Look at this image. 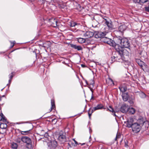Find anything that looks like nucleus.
I'll return each mask as SVG.
<instances>
[{"label": "nucleus", "mask_w": 149, "mask_h": 149, "mask_svg": "<svg viewBox=\"0 0 149 149\" xmlns=\"http://www.w3.org/2000/svg\"><path fill=\"white\" fill-rule=\"evenodd\" d=\"M105 35L104 33L100 32L95 35V37L96 38H102V40L104 42L110 45L115 47V49L118 52V54L121 56L124 54L125 53L126 51L124 50L122 47L119 45L118 44H116L113 40L111 39L105 37H103Z\"/></svg>", "instance_id": "f257e3e1"}, {"label": "nucleus", "mask_w": 149, "mask_h": 149, "mask_svg": "<svg viewBox=\"0 0 149 149\" xmlns=\"http://www.w3.org/2000/svg\"><path fill=\"white\" fill-rule=\"evenodd\" d=\"M116 41L117 43V44L119 45V44L120 43L121 44L122 46L121 47L124 50H125V49L123 48H123H127L130 46V43L128 39L126 38H122L121 37H119L118 38H116ZM120 46L121 47V46ZM125 50L126 51L124 53V54L122 55V56L120 55V57H122V56L125 55V53L127 52L126 50L125 49Z\"/></svg>", "instance_id": "f03ea898"}, {"label": "nucleus", "mask_w": 149, "mask_h": 149, "mask_svg": "<svg viewBox=\"0 0 149 149\" xmlns=\"http://www.w3.org/2000/svg\"><path fill=\"white\" fill-rule=\"evenodd\" d=\"M144 122L142 119L138 120L137 122L134 123L131 127L132 130L134 133H137L140 130L141 126L143 124Z\"/></svg>", "instance_id": "7ed1b4c3"}, {"label": "nucleus", "mask_w": 149, "mask_h": 149, "mask_svg": "<svg viewBox=\"0 0 149 149\" xmlns=\"http://www.w3.org/2000/svg\"><path fill=\"white\" fill-rule=\"evenodd\" d=\"M22 142L25 144L27 148L30 149L32 148V141L30 138L27 136H23Z\"/></svg>", "instance_id": "20e7f679"}, {"label": "nucleus", "mask_w": 149, "mask_h": 149, "mask_svg": "<svg viewBox=\"0 0 149 149\" xmlns=\"http://www.w3.org/2000/svg\"><path fill=\"white\" fill-rule=\"evenodd\" d=\"M134 123L135 122L133 118L131 117L128 118L126 122H125V123L126 124V126L128 128L131 127Z\"/></svg>", "instance_id": "39448f33"}, {"label": "nucleus", "mask_w": 149, "mask_h": 149, "mask_svg": "<svg viewBox=\"0 0 149 149\" xmlns=\"http://www.w3.org/2000/svg\"><path fill=\"white\" fill-rule=\"evenodd\" d=\"M50 24L51 26L54 27L57 26V21L55 18H52L49 19Z\"/></svg>", "instance_id": "423d86ee"}, {"label": "nucleus", "mask_w": 149, "mask_h": 149, "mask_svg": "<svg viewBox=\"0 0 149 149\" xmlns=\"http://www.w3.org/2000/svg\"><path fill=\"white\" fill-rule=\"evenodd\" d=\"M128 109V106L125 104H123L120 108V111L123 113H125Z\"/></svg>", "instance_id": "0eeeda50"}, {"label": "nucleus", "mask_w": 149, "mask_h": 149, "mask_svg": "<svg viewBox=\"0 0 149 149\" xmlns=\"http://www.w3.org/2000/svg\"><path fill=\"white\" fill-rule=\"evenodd\" d=\"M103 21L104 22L105 24H106L109 29H111L113 27V26L112 24V22L111 21H108L107 19L104 18H103Z\"/></svg>", "instance_id": "6e6552de"}, {"label": "nucleus", "mask_w": 149, "mask_h": 149, "mask_svg": "<svg viewBox=\"0 0 149 149\" xmlns=\"http://www.w3.org/2000/svg\"><path fill=\"white\" fill-rule=\"evenodd\" d=\"M93 35V34L92 32L87 31L84 34V36L86 38H88L92 37Z\"/></svg>", "instance_id": "1a4fd4ad"}, {"label": "nucleus", "mask_w": 149, "mask_h": 149, "mask_svg": "<svg viewBox=\"0 0 149 149\" xmlns=\"http://www.w3.org/2000/svg\"><path fill=\"white\" fill-rule=\"evenodd\" d=\"M126 28L127 26L124 24H123L119 26L118 29L120 32L122 33L126 30Z\"/></svg>", "instance_id": "9d476101"}, {"label": "nucleus", "mask_w": 149, "mask_h": 149, "mask_svg": "<svg viewBox=\"0 0 149 149\" xmlns=\"http://www.w3.org/2000/svg\"><path fill=\"white\" fill-rule=\"evenodd\" d=\"M58 139L62 143H64L65 141V136L64 135H60L59 136Z\"/></svg>", "instance_id": "9b49d317"}, {"label": "nucleus", "mask_w": 149, "mask_h": 149, "mask_svg": "<svg viewBox=\"0 0 149 149\" xmlns=\"http://www.w3.org/2000/svg\"><path fill=\"white\" fill-rule=\"evenodd\" d=\"M122 96L124 101H127L128 99L129 95L127 93H122Z\"/></svg>", "instance_id": "f8f14e48"}, {"label": "nucleus", "mask_w": 149, "mask_h": 149, "mask_svg": "<svg viewBox=\"0 0 149 149\" xmlns=\"http://www.w3.org/2000/svg\"><path fill=\"white\" fill-rule=\"evenodd\" d=\"M134 97L132 95L130 96L127 100L128 102L131 104H133L134 103Z\"/></svg>", "instance_id": "ddd939ff"}, {"label": "nucleus", "mask_w": 149, "mask_h": 149, "mask_svg": "<svg viewBox=\"0 0 149 149\" xmlns=\"http://www.w3.org/2000/svg\"><path fill=\"white\" fill-rule=\"evenodd\" d=\"M71 46L72 48L77 49L78 51L82 50V48L80 46L74 44H71Z\"/></svg>", "instance_id": "4468645a"}, {"label": "nucleus", "mask_w": 149, "mask_h": 149, "mask_svg": "<svg viewBox=\"0 0 149 149\" xmlns=\"http://www.w3.org/2000/svg\"><path fill=\"white\" fill-rule=\"evenodd\" d=\"M119 88L122 93H124V92L127 90V87L126 86H123L122 85L119 87Z\"/></svg>", "instance_id": "2eb2a0df"}, {"label": "nucleus", "mask_w": 149, "mask_h": 149, "mask_svg": "<svg viewBox=\"0 0 149 149\" xmlns=\"http://www.w3.org/2000/svg\"><path fill=\"white\" fill-rule=\"evenodd\" d=\"M136 61L138 64L141 68L143 64H144L145 63L141 61L139 59H136Z\"/></svg>", "instance_id": "dca6fc26"}, {"label": "nucleus", "mask_w": 149, "mask_h": 149, "mask_svg": "<svg viewBox=\"0 0 149 149\" xmlns=\"http://www.w3.org/2000/svg\"><path fill=\"white\" fill-rule=\"evenodd\" d=\"M143 71L145 72H148V67L145 63L143 66L141 67Z\"/></svg>", "instance_id": "f3484780"}, {"label": "nucleus", "mask_w": 149, "mask_h": 149, "mask_svg": "<svg viewBox=\"0 0 149 149\" xmlns=\"http://www.w3.org/2000/svg\"><path fill=\"white\" fill-rule=\"evenodd\" d=\"M51 145L52 148H55L57 146V142L55 140L52 141H51Z\"/></svg>", "instance_id": "a211bd4d"}, {"label": "nucleus", "mask_w": 149, "mask_h": 149, "mask_svg": "<svg viewBox=\"0 0 149 149\" xmlns=\"http://www.w3.org/2000/svg\"><path fill=\"white\" fill-rule=\"evenodd\" d=\"M95 110L101 109L103 108V106L102 104H98L96 107H94Z\"/></svg>", "instance_id": "6ab92c4d"}, {"label": "nucleus", "mask_w": 149, "mask_h": 149, "mask_svg": "<svg viewBox=\"0 0 149 149\" xmlns=\"http://www.w3.org/2000/svg\"><path fill=\"white\" fill-rule=\"evenodd\" d=\"M51 110L50 111H51L52 109H54L55 108V106L54 100L52 99L51 100Z\"/></svg>", "instance_id": "aec40b11"}, {"label": "nucleus", "mask_w": 149, "mask_h": 149, "mask_svg": "<svg viewBox=\"0 0 149 149\" xmlns=\"http://www.w3.org/2000/svg\"><path fill=\"white\" fill-rule=\"evenodd\" d=\"M107 110H108L110 111L111 112L113 113V115L115 116H116V115L115 114V111L113 110V108L111 106H109V108H107Z\"/></svg>", "instance_id": "412c9836"}, {"label": "nucleus", "mask_w": 149, "mask_h": 149, "mask_svg": "<svg viewBox=\"0 0 149 149\" xmlns=\"http://www.w3.org/2000/svg\"><path fill=\"white\" fill-rule=\"evenodd\" d=\"M90 83H89V88H93L94 84H95L94 81L93 80H91L90 81Z\"/></svg>", "instance_id": "4be33fe9"}, {"label": "nucleus", "mask_w": 149, "mask_h": 149, "mask_svg": "<svg viewBox=\"0 0 149 149\" xmlns=\"http://www.w3.org/2000/svg\"><path fill=\"white\" fill-rule=\"evenodd\" d=\"M129 112L131 114H134L135 112V109L133 108H131L128 109Z\"/></svg>", "instance_id": "5701e85b"}, {"label": "nucleus", "mask_w": 149, "mask_h": 149, "mask_svg": "<svg viewBox=\"0 0 149 149\" xmlns=\"http://www.w3.org/2000/svg\"><path fill=\"white\" fill-rule=\"evenodd\" d=\"M22 140V136L21 138L17 137L15 139V141L18 143H20Z\"/></svg>", "instance_id": "b1692460"}, {"label": "nucleus", "mask_w": 149, "mask_h": 149, "mask_svg": "<svg viewBox=\"0 0 149 149\" xmlns=\"http://www.w3.org/2000/svg\"><path fill=\"white\" fill-rule=\"evenodd\" d=\"M18 147V145L15 143H13L11 144V147L13 149H17Z\"/></svg>", "instance_id": "393cba45"}, {"label": "nucleus", "mask_w": 149, "mask_h": 149, "mask_svg": "<svg viewBox=\"0 0 149 149\" xmlns=\"http://www.w3.org/2000/svg\"><path fill=\"white\" fill-rule=\"evenodd\" d=\"M85 41V39L82 38H79L78 39V41L80 43H84Z\"/></svg>", "instance_id": "a878e982"}, {"label": "nucleus", "mask_w": 149, "mask_h": 149, "mask_svg": "<svg viewBox=\"0 0 149 149\" xmlns=\"http://www.w3.org/2000/svg\"><path fill=\"white\" fill-rule=\"evenodd\" d=\"M30 131L31 130L26 131H22L21 133L23 135H26L30 133Z\"/></svg>", "instance_id": "bb28decb"}, {"label": "nucleus", "mask_w": 149, "mask_h": 149, "mask_svg": "<svg viewBox=\"0 0 149 149\" xmlns=\"http://www.w3.org/2000/svg\"><path fill=\"white\" fill-rule=\"evenodd\" d=\"M1 117L0 120H2L4 122L6 121V119L2 114H1Z\"/></svg>", "instance_id": "cd10ccee"}, {"label": "nucleus", "mask_w": 149, "mask_h": 149, "mask_svg": "<svg viewBox=\"0 0 149 149\" xmlns=\"http://www.w3.org/2000/svg\"><path fill=\"white\" fill-rule=\"evenodd\" d=\"M77 24L75 22H72L70 23V26L71 27L74 26H75L77 25Z\"/></svg>", "instance_id": "c85d7f7f"}, {"label": "nucleus", "mask_w": 149, "mask_h": 149, "mask_svg": "<svg viewBox=\"0 0 149 149\" xmlns=\"http://www.w3.org/2000/svg\"><path fill=\"white\" fill-rule=\"evenodd\" d=\"M121 136V134H117L116 136V137L115 139L116 141L118 139L120 138Z\"/></svg>", "instance_id": "c756f323"}, {"label": "nucleus", "mask_w": 149, "mask_h": 149, "mask_svg": "<svg viewBox=\"0 0 149 149\" xmlns=\"http://www.w3.org/2000/svg\"><path fill=\"white\" fill-rule=\"evenodd\" d=\"M140 96L142 98H144L146 97V95L143 93H142L140 94Z\"/></svg>", "instance_id": "7c9ffc66"}, {"label": "nucleus", "mask_w": 149, "mask_h": 149, "mask_svg": "<svg viewBox=\"0 0 149 149\" xmlns=\"http://www.w3.org/2000/svg\"><path fill=\"white\" fill-rule=\"evenodd\" d=\"M145 10L147 12H149V5L148 6L145 7Z\"/></svg>", "instance_id": "2f4dec72"}, {"label": "nucleus", "mask_w": 149, "mask_h": 149, "mask_svg": "<svg viewBox=\"0 0 149 149\" xmlns=\"http://www.w3.org/2000/svg\"><path fill=\"white\" fill-rule=\"evenodd\" d=\"M10 42L11 43V47H12L14 46V44H15V41H14L13 42H12L11 41H10Z\"/></svg>", "instance_id": "473e14b6"}, {"label": "nucleus", "mask_w": 149, "mask_h": 149, "mask_svg": "<svg viewBox=\"0 0 149 149\" xmlns=\"http://www.w3.org/2000/svg\"><path fill=\"white\" fill-rule=\"evenodd\" d=\"M115 58H116V57L114 56H113L111 57V60L112 62H113L115 60Z\"/></svg>", "instance_id": "72a5a7b5"}, {"label": "nucleus", "mask_w": 149, "mask_h": 149, "mask_svg": "<svg viewBox=\"0 0 149 149\" xmlns=\"http://www.w3.org/2000/svg\"><path fill=\"white\" fill-rule=\"evenodd\" d=\"M91 110V109L90 108L88 111V116H89V118H91V116L92 114V113H90V110Z\"/></svg>", "instance_id": "f704fd0d"}, {"label": "nucleus", "mask_w": 149, "mask_h": 149, "mask_svg": "<svg viewBox=\"0 0 149 149\" xmlns=\"http://www.w3.org/2000/svg\"><path fill=\"white\" fill-rule=\"evenodd\" d=\"M148 0H140L139 1L141 3H144L148 1Z\"/></svg>", "instance_id": "c9c22d12"}, {"label": "nucleus", "mask_w": 149, "mask_h": 149, "mask_svg": "<svg viewBox=\"0 0 149 149\" xmlns=\"http://www.w3.org/2000/svg\"><path fill=\"white\" fill-rule=\"evenodd\" d=\"M96 110H95L94 107L93 108V109L91 111V113H92L94 111H95Z\"/></svg>", "instance_id": "e433bc0d"}, {"label": "nucleus", "mask_w": 149, "mask_h": 149, "mask_svg": "<svg viewBox=\"0 0 149 149\" xmlns=\"http://www.w3.org/2000/svg\"><path fill=\"white\" fill-rule=\"evenodd\" d=\"M93 88H89L90 89V90L91 91L92 93L93 94V89H92Z\"/></svg>", "instance_id": "4c0bfd02"}, {"label": "nucleus", "mask_w": 149, "mask_h": 149, "mask_svg": "<svg viewBox=\"0 0 149 149\" xmlns=\"http://www.w3.org/2000/svg\"><path fill=\"white\" fill-rule=\"evenodd\" d=\"M4 124H1V125H0V127L2 129H3V128H5L4 127H2V125H4Z\"/></svg>", "instance_id": "58836bf2"}, {"label": "nucleus", "mask_w": 149, "mask_h": 149, "mask_svg": "<svg viewBox=\"0 0 149 149\" xmlns=\"http://www.w3.org/2000/svg\"><path fill=\"white\" fill-rule=\"evenodd\" d=\"M10 79H12L13 77V75H10Z\"/></svg>", "instance_id": "ea45409f"}, {"label": "nucleus", "mask_w": 149, "mask_h": 149, "mask_svg": "<svg viewBox=\"0 0 149 149\" xmlns=\"http://www.w3.org/2000/svg\"><path fill=\"white\" fill-rule=\"evenodd\" d=\"M81 66L83 68H84V67H86L85 65H83V64H81Z\"/></svg>", "instance_id": "a19ab883"}, {"label": "nucleus", "mask_w": 149, "mask_h": 149, "mask_svg": "<svg viewBox=\"0 0 149 149\" xmlns=\"http://www.w3.org/2000/svg\"><path fill=\"white\" fill-rule=\"evenodd\" d=\"M93 94L92 93L91 97V99H92L93 98Z\"/></svg>", "instance_id": "79ce46f5"}, {"label": "nucleus", "mask_w": 149, "mask_h": 149, "mask_svg": "<svg viewBox=\"0 0 149 149\" xmlns=\"http://www.w3.org/2000/svg\"><path fill=\"white\" fill-rule=\"evenodd\" d=\"M74 142H75V144H76V145H77V144H78V143H77V142L76 141L74 140Z\"/></svg>", "instance_id": "37998d69"}, {"label": "nucleus", "mask_w": 149, "mask_h": 149, "mask_svg": "<svg viewBox=\"0 0 149 149\" xmlns=\"http://www.w3.org/2000/svg\"><path fill=\"white\" fill-rule=\"evenodd\" d=\"M85 81H86V84L88 85H89V83H88V82H87V81L86 80H85Z\"/></svg>", "instance_id": "c03bdc74"}, {"label": "nucleus", "mask_w": 149, "mask_h": 149, "mask_svg": "<svg viewBox=\"0 0 149 149\" xmlns=\"http://www.w3.org/2000/svg\"><path fill=\"white\" fill-rule=\"evenodd\" d=\"M85 81H86V84L88 85H89V83H88V82H87V81L86 80H85Z\"/></svg>", "instance_id": "a18cd8bd"}, {"label": "nucleus", "mask_w": 149, "mask_h": 149, "mask_svg": "<svg viewBox=\"0 0 149 149\" xmlns=\"http://www.w3.org/2000/svg\"><path fill=\"white\" fill-rule=\"evenodd\" d=\"M2 100V98L0 97V102H1Z\"/></svg>", "instance_id": "49530a36"}, {"label": "nucleus", "mask_w": 149, "mask_h": 149, "mask_svg": "<svg viewBox=\"0 0 149 149\" xmlns=\"http://www.w3.org/2000/svg\"><path fill=\"white\" fill-rule=\"evenodd\" d=\"M11 81V80L10 79L9 80V83H10V82Z\"/></svg>", "instance_id": "de8ad7c7"}, {"label": "nucleus", "mask_w": 149, "mask_h": 149, "mask_svg": "<svg viewBox=\"0 0 149 149\" xmlns=\"http://www.w3.org/2000/svg\"><path fill=\"white\" fill-rule=\"evenodd\" d=\"M119 60H120V61H120L121 60H122V59L120 58L119 59Z\"/></svg>", "instance_id": "09e8293b"}, {"label": "nucleus", "mask_w": 149, "mask_h": 149, "mask_svg": "<svg viewBox=\"0 0 149 149\" xmlns=\"http://www.w3.org/2000/svg\"><path fill=\"white\" fill-rule=\"evenodd\" d=\"M1 97H2H2H5V96L4 95H3Z\"/></svg>", "instance_id": "8fccbe9b"}, {"label": "nucleus", "mask_w": 149, "mask_h": 149, "mask_svg": "<svg viewBox=\"0 0 149 149\" xmlns=\"http://www.w3.org/2000/svg\"><path fill=\"white\" fill-rule=\"evenodd\" d=\"M110 80H111V81L112 82H113V80H112V79H110Z\"/></svg>", "instance_id": "3c124183"}, {"label": "nucleus", "mask_w": 149, "mask_h": 149, "mask_svg": "<svg viewBox=\"0 0 149 149\" xmlns=\"http://www.w3.org/2000/svg\"><path fill=\"white\" fill-rule=\"evenodd\" d=\"M5 125L6 126L5 127H6L7 125L6 124H5Z\"/></svg>", "instance_id": "603ef678"}, {"label": "nucleus", "mask_w": 149, "mask_h": 149, "mask_svg": "<svg viewBox=\"0 0 149 149\" xmlns=\"http://www.w3.org/2000/svg\"><path fill=\"white\" fill-rule=\"evenodd\" d=\"M84 143H83L81 145H84Z\"/></svg>", "instance_id": "864d4df0"}, {"label": "nucleus", "mask_w": 149, "mask_h": 149, "mask_svg": "<svg viewBox=\"0 0 149 149\" xmlns=\"http://www.w3.org/2000/svg\"><path fill=\"white\" fill-rule=\"evenodd\" d=\"M1 103L2 104H3V103H1Z\"/></svg>", "instance_id": "5fc2aeb1"}]
</instances>
